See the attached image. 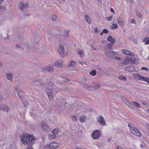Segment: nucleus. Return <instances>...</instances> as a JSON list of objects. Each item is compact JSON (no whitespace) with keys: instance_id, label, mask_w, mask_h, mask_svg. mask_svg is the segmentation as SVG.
Masks as SVG:
<instances>
[{"instance_id":"nucleus-56","label":"nucleus","mask_w":149,"mask_h":149,"mask_svg":"<svg viewBox=\"0 0 149 149\" xmlns=\"http://www.w3.org/2000/svg\"><path fill=\"white\" fill-rule=\"evenodd\" d=\"M63 104V103L62 102H60V103H59L58 104V103H57V105H59V106L60 107V106H61V105H62Z\"/></svg>"},{"instance_id":"nucleus-8","label":"nucleus","mask_w":149,"mask_h":149,"mask_svg":"<svg viewBox=\"0 0 149 149\" xmlns=\"http://www.w3.org/2000/svg\"><path fill=\"white\" fill-rule=\"evenodd\" d=\"M53 66L52 65H48L45 68L42 69V71L44 72H47V71L51 72L53 71Z\"/></svg>"},{"instance_id":"nucleus-39","label":"nucleus","mask_w":149,"mask_h":149,"mask_svg":"<svg viewBox=\"0 0 149 149\" xmlns=\"http://www.w3.org/2000/svg\"><path fill=\"white\" fill-rule=\"evenodd\" d=\"M69 31H65V37L66 38H68L69 37Z\"/></svg>"},{"instance_id":"nucleus-16","label":"nucleus","mask_w":149,"mask_h":149,"mask_svg":"<svg viewBox=\"0 0 149 149\" xmlns=\"http://www.w3.org/2000/svg\"><path fill=\"white\" fill-rule=\"evenodd\" d=\"M117 19L118 24L121 27H123L124 26V23L122 19L119 16L117 17Z\"/></svg>"},{"instance_id":"nucleus-50","label":"nucleus","mask_w":149,"mask_h":149,"mask_svg":"<svg viewBox=\"0 0 149 149\" xmlns=\"http://www.w3.org/2000/svg\"><path fill=\"white\" fill-rule=\"evenodd\" d=\"M32 145H30V146H29L27 148V149H33V148L32 147Z\"/></svg>"},{"instance_id":"nucleus-63","label":"nucleus","mask_w":149,"mask_h":149,"mask_svg":"<svg viewBox=\"0 0 149 149\" xmlns=\"http://www.w3.org/2000/svg\"><path fill=\"white\" fill-rule=\"evenodd\" d=\"M128 126L129 127H130V128L132 127H131V125L129 123V124H128Z\"/></svg>"},{"instance_id":"nucleus-35","label":"nucleus","mask_w":149,"mask_h":149,"mask_svg":"<svg viewBox=\"0 0 149 149\" xmlns=\"http://www.w3.org/2000/svg\"><path fill=\"white\" fill-rule=\"evenodd\" d=\"M132 103L134 104V105L135 106L137 107H139V108H141L139 103L135 102H133Z\"/></svg>"},{"instance_id":"nucleus-38","label":"nucleus","mask_w":149,"mask_h":149,"mask_svg":"<svg viewBox=\"0 0 149 149\" xmlns=\"http://www.w3.org/2000/svg\"><path fill=\"white\" fill-rule=\"evenodd\" d=\"M23 103L25 107H27L28 105V102L24 100L23 102Z\"/></svg>"},{"instance_id":"nucleus-42","label":"nucleus","mask_w":149,"mask_h":149,"mask_svg":"<svg viewBox=\"0 0 149 149\" xmlns=\"http://www.w3.org/2000/svg\"><path fill=\"white\" fill-rule=\"evenodd\" d=\"M112 19V17L111 16H109L108 17L106 18V19L108 21H111Z\"/></svg>"},{"instance_id":"nucleus-24","label":"nucleus","mask_w":149,"mask_h":149,"mask_svg":"<svg viewBox=\"0 0 149 149\" xmlns=\"http://www.w3.org/2000/svg\"><path fill=\"white\" fill-rule=\"evenodd\" d=\"M143 42H145L146 45L149 44V37H146L143 40Z\"/></svg>"},{"instance_id":"nucleus-31","label":"nucleus","mask_w":149,"mask_h":149,"mask_svg":"<svg viewBox=\"0 0 149 149\" xmlns=\"http://www.w3.org/2000/svg\"><path fill=\"white\" fill-rule=\"evenodd\" d=\"M59 130L58 128H55L52 131L53 134H57L58 133Z\"/></svg>"},{"instance_id":"nucleus-53","label":"nucleus","mask_w":149,"mask_h":149,"mask_svg":"<svg viewBox=\"0 0 149 149\" xmlns=\"http://www.w3.org/2000/svg\"><path fill=\"white\" fill-rule=\"evenodd\" d=\"M133 42L136 44H137L138 43V41H137L136 40H134V41H133Z\"/></svg>"},{"instance_id":"nucleus-60","label":"nucleus","mask_w":149,"mask_h":149,"mask_svg":"<svg viewBox=\"0 0 149 149\" xmlns=\"http://www.w3.org/2000/svg\"><path fill=\"white\" fill-rule=\"evenodd\" d=\"M3 65V63L2 62L0 61V67H2Z\"/></svg>"},{"instance_id":"nucleus-4","label":"nucleus","mask_w":149,"mask_h":149,"mask_svg":"<svg viewBox=\"0 0 149 149\" xmlns=\"http://www.w3.org/2000/svg\"><path fill=\"white\" fill-rule=\"evenodd\" d=\"M133 76L135 79L146 82L149 84V78H148L142 76L139 73L133 74Z\"/></svg>"},{"instance_id":"nucleus-2","label":"nucleus","mask_w":149,"mask_h":149,"mask_svg":"<svg viewBox=\"0 0 149 149\" xmlns=\"http://www.w3.org/2000/svg\"><path fill=\"white\" fill-rule=\"evenodd\" d=\"M21 140L24 144L32 145L34 143L35 138L34 136L28 134H23L21 136Z\"/></svg>"},{"instance_id":"nucleus-43","label":"nucleus","mask_w":149,"mask_h":149,"mask_svg":"<svg viewBox=\"0 0 149 149\" xmlns=\"http://www.w3.org/2000/svg\"><path fill=\"white\" fill-rule=\"evenodd\" d=\"M102 31H103V32L104 33H106V34H107V33H108L109 32L108 30L107 29H104Z\"/></svg>"},{"instance_id":"nucleus-54","label":"nucleus","mask_w":149,"mask_h":149,"mask_svg":"<svg viewBox=\"0 0 149 149\" xmlns=\"http://www.w3.org/2000/svg\"><path fill=\"white\" fill-rule=\"evenodd\" d=\"M117 149H123L120 146H117Z\"/></svg>"},{"instance_id":"nucleus-41","label":"nucleus","mask_w":149,"mask_h":149,"mask_svg":"<svg viewBox=\"0 0 149 149\" xmlns=\"http://www.w3.org/2000/svg\"><path fill=\"white\" fill-rule=\"evenodd\" d=\"M49 137L51 139H54L56 138V136L55 135H50Z\"/></svg>"},{"instance_id":"nucleus-36","label":"nucleus","mask_w":149,"mask_h":149,"mask_svg":"<svg viewBox=\"0 0 149 149\" xmlns=\"http://www.w3.org/2000/svg\"><path fill=\"white\" fill-rule=\"evenodd\" d=\"M111 27L113 29H116L118 27V25L117 24H113L111 25Z\"/></svg>"},{"instance_id":"nucleus-3","label":"nucleus","mask_w":149,"mask_h":149,"mask_svg":"<svg viewBox=\"0 0 149 149\" xmlns=\"http://www.w3.org/2000/svg\"><path fill=\"white\" fill-rule=\"evenodd\" d=\"M32 82L37 87L40 88L43 87L49 83L47 78L45 77L40 79H33Z\"/></svg>"},{"instance_id":"nucleus-32","label":"nucleus","mask_w":149,"mask_h":149,"mask_svg":"<svg viewBox=\"0 0 149 149\" xmlns=\"http://www.w3.org/2000/svg\"><path fill=\"white\" fill-rule=\"evenodd\" d=\"M101 85L100 84H97L94 85L93 88V90H96L100 87Z\"/></svg>"},{"instance_id":"nucleus-52","label":"nucleus","mask_w":149,"mask_h":149,"mask_svg":"<svg viewBox=\"0 0 149 149\" xmlns=\"http://www.w3.org/2000/svg\"><path fill=\"white\" fill-rule=\"evenodd\" d=\"M110 11L112 12H113L115 14V12L113 8H111Z\"/></svg>"},{"instance_id":"nucleus-64","label":"nucleus","mask_w":149,"mask_h":149,"mask_svg":"<svg viewBox=\"0 0 149 149\" xmlns=\"http://www.w3.org/2000/svg\"><path fill=\"white\" fill-rule=\"evenodd\" d=\"M140 146L142 148H144V147L142 145H141Z\"/></svg>"},{"instance_id":"nucleus-19","label":"nucleus","mask_w":149,"mask_h":149,"mask_svg":"<svg viewBox=\"0 0 149 149\" xmlns=\"http://www.w3.org/2000/svg\"><path fill=\"white\" fill-rule=\"evenodd\" d=\"M42 130L44 131H49L50 130V129L47 125H44L42 127Z\"/></svg>"},{"instance_id":"nucleus-15","label":"nucleus","mask_w":149,"mask_h":149,"mask_svg":"<svg viewBox=\"0 0 149 149\" xmlns=\"http://www.w3.org/2000/svg\"><path fill=\"white\" fill-rule=\"evenodd\" d=\"M58 147V144L56 142H53L49 145V149H55Z\"/></svg>"},{"instance_id":"nucleus-29","label":"nucleus","mask_w":149,"mask_h":149,"mask_svg":"<svg viewBox=\"0 0 149 149\" xmlns=\"http://www.w3.org/2000/svg\"><path fill=\"white\" fill-rule=\"evenodd\" d=\"M86 119V118L85 116H82L80 117V120L81 122H85Z\"/></svg>"},{"instance_id":"nucleus-26","label":"nucleus","mask_w":149,"mask_h":149,"mask_svg":"<svg viewBox=\"0 0 149 149\" xmlns=\"http://www.w3.org/2000/svg\"><path fill=\"white\" fill-rule=\"evenodd\" d=\"M85 20L88 23H91V21L90 17L88 15H85Z\"/></svg>"},{"instance_id":"nucleus-7","label":"nucleus","mask_w":149,"mask_h":149,"mask_svg":"<svg viewBox=\"0 0 149 149\" xmlns=\"http://www.w3.org/2000/svg\"><path fill=\"white\" fill-rule=\"evenodd\" d=\"M130 130L132 133L138 136H140L141 134L139 131L135 127H131Z\"/></svg>"},{"instance_id":"nucleus-11","label":"nucleus","mask_w":149,"mask_h":149,"mask_svg":"<svg viewBox=\"0 0 149 149\" xmlns=\"http://www.w3.org/2000/svg\"><path fill=\"white\" fill-rule=\"evenodd\" d=\"M122 52L124 54L126 55H129L130 56H133L134 55V53L127 49H123Z\"/></svg>"},{"instance_id":"nucleus-22","label":"nucleus","mask_w":149,"mask_h":149,"mask_svg":"<svg viewBox=\"0 0 149 149\" xmlns=\"http://www.w3.org/2000/svg\"><path fill=\"white\" fill-rule=\"evenodd\" d=\"M116 39L113 38L111 42L107 45V47L109 48L111 47L113 45Z\"/></svg>"},{"instance_id":"nucleus-10","label":"nucleus","mask_w":149,"mask_h":149,"mask_svg":"<svg viewBox=\"0 0 149 149\" xmlns=\"http://www.w3.org/2000/svg\"><path fill=\"white\" fill-rule=\"evenodd\" d=\"M97 120L103 126L106 125L105 120L102 116L100 115L98 116L97 118Z\"/></svg>"},{"instance_id":"nucleus-28","label":"nucleus","mask_w":149,"mask_h":149,"mask_svg":"<svg viewBox=\"0 0 149 149\" xmlns=\"http://www.w3.org/2000/svg\"><path fill=\"white\" fill-rule=\"evenodd\" d=\"M76 62L73 61H71L69 63V66H75L76 65Z\"/></svg>"},{"instance_id":"nucleus-58","label":"nucleus","mask_w":149,"mask_h":149,"mask_svg":"<svg viewBox=\"0 0 149 149\" xmlns=\"http://www.w3.org/2000/svg\"><path fill=\"white\" fill-rule=\"evenodd\" d=\"M146 126H147V128L149 129V124L148 123L146 125Z\"/></svg>"},{"instance_id":"nucleus-40","label":"nucleus","mask_w":149,"mask_h":149,"mask_svg":"<svg viewBox=\"0 0 149 149\" xmlns=\"http://www.w3.org/2000/svg\"><path fill=\"white\" fill-rule=\"evenodd\" d=\"M113 38L110 35L107 38V40L109 42L111 41H112L113 40Z\"/></svg>"},{"instance_id":"nucleus-59","label":"nucleus","mask_w":149,"mask_h":149,"mask_svg":"<svg viewBox=\"0 0 149 149\" xmlns=\"http://www.w3.org/2000/svg\"><path fill=\"white\" fill-rule=\"evenodd\" d=\"M67 81H69L70 80L69 79H68L67 78H66V79H65V82H66Z\"/></svg>"},{"instance_id":"nucleus-51","label":"nucleus","mask_w":149,"mask_h":149,"mask_svg":"<svg viewBox=\"0 0 149 149\" xmlns=\"http://www.w3.org/2000/svg\"><path fill=\"white\" fill-rule=\"evenodd\" d=\"M131 23H135V21L134 19H132L131 20Z\"/></svg>"},{"instance_id":"nucleus-33","label":"nucleus","mask_w":149,"mask_h":149,"mask_svg":"<svg viewBox=\"0 0 149 149\" xmlns=\"http://www.w3.org/2000/svg\"><path fill=\"white\" fill-rule=\"evenodd\" d=\"M77 53L80 55L81 57L84 56V52L82 50H78L77 51Z\"/></svg>"},{"instance_id":"nucleus-44","label":"nucleus","mask_w":149,"mask_h":149,"mask_svg":"<svg viewBox=\"0 0 149 149\" xmlns=\"http://www.w3.org/2000/svg\"><path fill=\"white\" fill-rule=\"evenodd\" d=\"M130 62L132 64H134L135 63V61L133 60L130 58Z\"/></svg>"},{"instance_id":"nucleus-20","label":"nucleus","mask_w":149,"mask_h":149,"mask_svg":"<svg viewBox=\"0 0 149 149\" xmlns=\"http://www.w3.org/2000/svg\"><path fill=\"white\" fill-rule=\"evenodd\" d=\"M7 79L11 81H13V74L11 73H8L6 74Z\"/></svg>"},{"instance_id":"nucleus-12","label":"nucleus","mask_w":149,"mask_h":149,"mask_svg":"<svg viewBox=\"0 0 149 149\" xmlns=\"http://www.w3.org/2000/svg\"><path fill=\"white\" fill-rule=\"evenodd\" d=\"M54 65L56 67L61 68L63 66V62L60 60L56 61L55 62Z\"/></svg>"},{"instance_id":"nucleus-57","label":"nucleus","mask_w":149,"mask_h":149,"mask_svg":"<svg viewBox=\"0 0 149 149\" xmlns=\"http://www.w3.org/2000/svg\"><path fill=\"white\" fill-rule=\"evenodd\" d=\"M105 53L107 55L109 54L110 53L109 51H107L105 52Z\"/></svg>"},{"instance_id":"nucleus-13","label":"nucleus","mask_w":149,"mask_h":149,"mask_svg":"<svg viewBox=\"0 0 149 149\" xmlns=\"http://www.w3.org/2000/svg\"><path fill=\"white\" fill-rule=\"evenodd\" d=\"M83 87L88 90L91 91L93 90V87L86 83L83 84Z\"/></svg>"},{"instance_id":"nucleus-34","label":"nucleus","mask_w":149,"mask_h":149,"mask_svg":"<svg viewBox=\"0 0 149 149\" xmlns=\"http://www.w3.org/2000/svg\"><path fill=\"white\" fill-rule=\"evenodd\" d=\"M111 58L113 59H118L119 60L120 59V58L119 57L117 56L115 54H113L112 57H111Z\"/></svg>"},{"instance_id":"nucleus-49","label":"nucleus","mask_w":149,"mask_h":149,"mask_svg":"<svg viewBox=\"0 0 149 149\" xmlns=\"http://www.w3.org/2000/svg\"><path fill=\"white\" fill-rule=\"evenodd\" d=\"M141 69L142 70H144L146 71H148V68H146V67H143L141 68Z\"/></svg>"},{"instance_id":"nucleus-30","label":"nucleus","mask_w":149,"mask_h":149,"mask_svg":"<svg viewBox=\"0 0 149 149\" xmlns=\"http://www.w3.org/2000/svg\"><path fill=\"white\" fill-rule=\"evenodd\" d=\"M96 70H93L90 72V74L92 76H95L96 74Z\"/></svg>"},{"instance_id":"nucleus-46","label":"nucleus","mask_w":149,"mask_h":149,"mask_svg":"<svg viewBox=\"0 0 149 149\" xmlns=\"http://www.w3.org/2000/svg\"><path fill=\"white\" fill-rule=\"evenodd\" d=\"M72 119L74 121H76L77 120V118L74 116H73L72 117Z\"/></svg>"},{"instance_id":"nucleus-27","label":"nucleus","mask_w":149,"mask_h":149,"mask_svg":"<svg viewBox=\"0 0 149 149\" xmlns=\"http://www.w3.org/2000/svg\"><path fill=\"white\" fill-rule=\"evenodd\" d=\"M118 79L121 81H125L126 80V77L124 76H120L118 77Z\"/></svg>"},{"instance_id":"nucleus-23","label":"nucleus","mask_w":149,"mask_h":149,"mask_svg":"<svg viewBox=\"0 0 149 149\" xmlns=\"http://www.w3.org/2000/svg\"><path fill=\"white\" fill-rule=\"evenodd\" d=\"M130 58H126L124 61H123L122 63L123 64L126 65L128 64L130 62Z\"/></svg>"},{"instance_id":"nucleus-14","label":"nucleus","mask_w":149,"mask_h":149,"mask_svg":"<svg viewBox=\"0 0 149 149\" xmlns=\"http://www.w3.org/2000/svg\"><path fill=\"white\" fill-rule=\"evenodd\" d=\"M58 51L59 53L62 56H63L65 54V52L64 50V48L63 46L60 45L58 48Z\"/></svg>"},{"instance_id":"nucleus-9","label":"nucleus","mask_w":149,"mask_h":149,"mask_svg":"<svg viewBox=\"0 0 149 149\" xmlns=\"http://www.w3.org/2000/svg\"><path fill=\"white\" fill-rule=\"evenodd\" d=\"M121 98L123 101L130 108L132 109H134L133 106L128 101L126 98L123 96H122Z\"/></svg>"},{"instance_id":"nucleus-55","label":"nucleus","mask_w":149,"mask_h":149,"mask_svg":"<svg viewBox=\"0 0 149 149\" xmlns=\"http://www.w3.org/2000/svg\"><path fill=\"white\" fill-rule=\"evenodd\" d=\"M16 46L18 48H20L21 47V46L20 45H18L17 44H16Z\"/></svg>"},{"instance_id":"nucleus-18","label":"nucleus","mask_w":149,"mask_h":149,"mask_svg":"<svg viewBox=\"0 0 149 149\" xmlns=\"http://www.w3.org/2000/svg\"><path fill=\"white\" fill-rule=\"evenodd\" d=\"M125 69L126 70L129 72H135L136 70V69L132 65V66H129L125 68Z\"/></svg>"},{"instance_id":"nucleus-6","label":"nucleus","mask_w":149,"mask_h":149,"mask_svg":"<svg viewBox=\"0 0 149 149\" xmlns=\"http://www.w3.org/2000/svg\"><path fill=\"white\" fill-rule=\"evenodd\" d=\"M101 134V132L100 130H96L93 132L92 136L93 139H97L100 137Z\"/></svg>"},{"instance_id":"nucleus-37","label":"nucleus","mask_w":149,"mask_h":149,"mask_svg":"<svg viewBox=\"0 0 149 149\" xmlns=\"http://www.w3.org/2000/svg\"><path fill=\"white\" fill-rule=\"evenodd\" d=\"M57 16L56 15H53L52 16V19L54 21H55L57 19Z\"/></svg>"},{"instance_id":"nucleus-5","label":"nucleus","mask_w":149,"mask_h":149,"mask_svg":"<svg viewBox=\"0 0 149 149\" xmlns=\"http://www.w3.org/2000/svg\"><path fill=\"white\" fill-rule=\"evenodd\" d=\"M18 6L22 11H24L29 8V4L28 3H24L22 2H20L18 4Z\"/></svg>"},{"instance_id":"nucleus-62","label":"nucleus","mask_w":149,"mask_h":149,"mask_svg":"<svg viewBox=\"0 0 149 149\" xmlns=\"http://www.w3.org/2000/svg\"><path fill=\"white\" fill-rule=\"evenodd\" d=\"M2 96L1 95H0V101H1L2 100Z\"/></svg>"},{"instance_id":"nucleus-61","label":"nucleus","mask_w":149,"mask_h":149,"mask_svg":"<svg viewBox=\"0 0 149 149\" xmlns=\"http://www.w3.org/2000/svg\"><path fill=\"white\" fill-rule=\"evenodd\" d=\"M19 89V87H16L15 88V91H17V90Z\"/></svg>"},{"instance_id":"nucleus-17","label":"nucleus","mask_w":149,"mask_h":149,"mask_svg":"<svg viewBox=\"0 0 149 149\" xmlns=\"http://www.w3.org/2000/svg\"><path fill=\"white\" fill-rule=\"evenodd\" d=\"M0 109L3 111L8 112L9 109L6 106L3 104H1L0 105Z\"/></svg>"},{"instance_id":"nucleus-1","label":"nucleus","mask_w":149,"mask_h":149,"mask_svg":"<svg viewBox=\"0 0 149 149\" xmlns=\"http://www.w3.org/2000/svg\"><path fill=\"white\" fill-rule=\"evenodd\" d=\"M58 87L55 85L50 84L48 85L46 92L50 101L52 100L54 95H55L58 93Z\"/></svg>"},{"instance_id":"nucleus-48","label":"nucleus","mask_w":149,"mask_h":149,"mask_svg":"<svg viewBox=\"0 0 149 149\" xmlns=\"http://www.w3.org/2000/svg\"><path fill=\"white\" fill-rule=\"evenodd\" d=\"M109 52H113V53H116V52H114L113 51L111 47L109 48Z\"/></svg>"},{"instance_id":"nucleus-21","label":"nucleus","mask_w":149,"mask_h":149,"mask_svg":"<svg viewBox=\"0 0 149 149\" xmlns=\"http://www.w3.org/2000/svg\"><path fill=\"white\" fill-rule=\"evenodd\" d=\"M17 93L20 98L24 96L25 95V93L22 91H19L17 92Z\"/></svg>"},{"instance_id":"nucleus-45","label":"nucleus","mask_w":149,"mask_h":149,"mask_svg":"<svg viewBox=\"0 0 149 149\" xmlns=\"http://www.w3.org/2000/svg\"><path fill=\"white\" fill-rule=\"evenodd\" d=\"M4 0H0V10H1L2 9L3 7L1 6V4L3 2Z\"/></svg>"},{"instance_id":"nucleus-47","label":"nucleus","mask_w":149,"mask_h":149,"mask_svg":"<svg viewBox=\"0 0 149 149\" xmlns=\"http://www.w3.org/2000/svg\"><path fill=\"white\" fill-rule=\"evenodd\" d=\"M137 15L140 18H142V15L141 14L139 13H137Z\"/></svg>"},{"instance_id":"nucleus-25","label":"nucleus","mask_w":149,"mask_h":149,"mask_svg":"<svg viewBox=\"0 0 149 149\" xmlns=\"http://www.w3.org/2000/svg\"><path fill=\"white\" fill-rule=\"evenodd\" d=\"M46 32L47 33V35L46 36L47 37L49 40H50L51 39V34L49 32L48 30H46Z\"/></svg>"}]
</instances>
